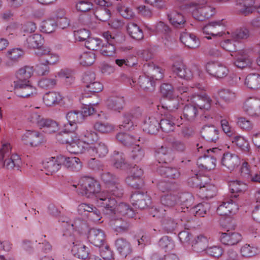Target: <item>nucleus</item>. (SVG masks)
Returning a JSON list of instances; mask_svg holds the SVG:
<instances>
[{
    "mask_svg": "<svg viewBox=\"0 0 260 260\" xmlns=\"http://www.w3.org/2000/svg\"><path fill=\"white\" fill-rule=\"evenodd\" d=\"M62 100L61 94L56 91H48L43 96L44 104L47 107L55 106L58 105Z\"/></svg>",
    "mask_w": 260,
    "mask_h": 260,
    "instance_id": "obj_37",
    "label": "nucleus"
},
{
    "mask_svg": "<svg viewBox=\"0 0 260 260\" xmlns=\"http://www.w3.org/2000/svg\"><path fill=\"white\" fill-rule=\"evenodd\" d=\"M210 179L206 176H202L200 173L194 174L188 179V184L193 187L200 188L204 184L209 182Z\"/></svg>",
    "mask_w": 260,
    "mask_h": 260,
    "instance_id": "obj_52",
    "label": "nucleus"
},
{
    "mask_svg": "<svg viewBox=\"0 0 260 260\" xmlns=\"http://www.w3.org/2000/svg\"><path fill=\"white\" fill-rule=\"evenodd\" d=\"M220 163L222 167L232 172L239 167L241 160L236 154L226 152L223 153Z\"/></svg>",
    "mask_w": 260,
    "mask_h": 260,
    "instance_id": "obj_17",
    "label": "nucleus"
},
{
    "mask_svg": "<svg viewBox=\"0 0 260 260\" xmlns=\"http://www.w3.org/2000/svg\"><path fill=\"white\" fill-rule=\"evenodd\" d=\"M243 111L251 117L260 116V99L255 96L248 97L243 102Z\"/></svg>",
    "mask_w": 260,
    "mask_h": 260,
    "instance_id": "obj_15",
    "label": "nucleus"
},
{
    "mask_svg": "<svg viewBox=\"0 0 260 260\" xmlns=\"http://www.w3.org/2000/svg\"><path fill=\"white\" fill-rule=\"evenodd\" d=\"M12 147L9 143H5L0 150V169L6 168L17 170L20 168L22 161L20 156L16 154H11Z\"/></svg>",
    "mask_w": 260,
    "mask_h": 260,
    "instance_id": "obj_5",
    "label": "nucleus"
},
{
    "mask_svg": "<svg viewBox=\"0 0 260 260\" xmlns=\"http://www.w3.org/2000/svg\"><path fill=\"white\" fill-rule=\"evenodd\" d=\"M210 208L207 203H200L191 208L190 212L191 214L197 217H204Z\"/></svg>",
    "mask_w": 260,
    "mask_h": 260,
    "instance_id": "obj_59",
    "label": "nucleus"
},
{
    "mask_svg": "<svg viewBox=\"0 0 260 260\" xmlns=\"http://www.w3.org/2000/svg\"><path fill=\"white\" fill-rule=\"evenodd\" d=\"M244 84L251 89H260V75L257 74H251L247 75L245 79Z\"/></svg>",
    "mask_w": 260,
    "mask_h": 260,
    "instance_id": "obj_51",
    "label": "nucleus"
},
{
    "mask_svg": "<svg viewBox=\"0 0 260 260\" xmlns=\"http://www.w3.org/2000/svg\"><path fill=\"white\" fill-rule=\"evenodd\" d=\"M21 141L26 145L37 147L44 144L46 140L44 135L39 131L26 130L21 136Z\"/></svg>",
    "mask_w": 260,
    "mask_h": 260,
    "instance_id": "obj_11",
    "label": "nucleus"
},
{
    "mask_svg": "<svg viewBox=\"0 0 260 260\" xmlns=\"http://www.w3.org/2000/svg\"><path fill=\"white\" fill-rule=\"evenodd\" d=\"M57 73L54 76L49 78H43L38 82V86L42 88L51 89L57 84Z\"/></svg>",
    "mask_w": 260,
    "mask_h": 260,
    "instance_id": "obj_62",
    "label": "nucleus"
},
{
    "mask_svg": "<svg viewBox=\"0 0 260 260\" xmlns=\"http://www.w3.org/2000/svg\"><path fill=\"white\" fill-rule=\"evenodd\" d=\"M61 159L62 166L70 171L77 172L82 169L83 163L78 157H69L62 155Z\"/></svg>",
    "mask_w": 260,
    "mask_h": 260,
    "instance_id": "obj_25",
    "label": "nucleus"
},
{
    "mask_svg": "<svg viewBox=\"0 0 260 260\" xmlns=\"http://www.w3.org/2000/svg\"><path fill=\"white\" fill-rule=\"evenodd\" d=\"M78 194L88 198L94 199L98 206L111 211L115 205L116 200L105 191H101L100 183L94 179L85 177L82 178L78 184Z\"/></svg>",
    "mask_w": 260,
    "mask_h": 260,
    "instance_id": "obj_1",
    "label": "nucleus"
},
{
    "mask_svg": "<svg viewBox=\"0 0 260 260\" xmlns=\"http://www.w3.org/2000/svg\"><path fill=\"white\" fill-rule=\"evenodd\" d=\"M138 84L144 90L152 91L154 90L155 86V81L151 76L144 74L140 76Z\"/></svg>",
    "mask_w": 260,
    "mask_h": 260,
    "instance_id": "obj_49",
    "label": "nucleus"
},
{
    "mask_svg": "<svg viewBox=\"0 0 260 260\" xmlns=\"http://www.w3.org/2000/svg\"><path fill=\"white\" fill-rule=\"evenodd\" d=\"M227 35H230V37L234 41H239L241 40L247 39L249 36V30L245 27L236 29L234 32H230L227 31Z\"/></svg>",
    "mask_w": 260,
    "mask_h": 260,
    "instance_id": "obj_60",
    "label": "nucleus"
},
{
    "mask_svg": "<svg viewBox=\"0 0 260 260\" xmlns=\"http://www.w3.org/2000/svg\"><path fill=\"white\" fill-rule=\"evenodd\" d=\"M232 142L236 145L241 151L248 152L250 150L248 142L242 136L235 135L232 137Z\"/></svg>",
    "mask_w": 260,
    "mask_h": 260,
    "instance_id": "obj_55",
    "label": "nucleus"
},
{
    "mask_svg": "<svg viewBox=\"0 0 260 260\" xmlns=\"http://www.w3.org/2000/svg\"><path fill=\"white\" fill-rule=\"evenodd\" d=\"M131 201L133 205L141 209H145L151 204V199L147 194L136 192L132 194Z\"/></svg>",
    "mask_w": 260,
    "mask_h": 260,
    "instance_id": "obj_24",
    "label": "nucleus"
},
{
    "mask_svg": "<svg viewBox=\"0 0 260 260\" xmlns=\"http://www.w3.org/2000/svg\"><path fill=\"white\" fill-rule=\"evenodd\" d=\"M168 18L173 27L177 28H182L185 27L186 22V19L180 12L172 11L168 14Z\"/></svg>",
    "mask_w": 260,
    "mask_h": 260,
    "instance_id": "obj_36",
    "label": "nucleus"
},
{
    "mask_svg": "<svg viewBox=\"0 0 260 260\" xmlns=\"http://www.w3.org/2000/svg\"><path fill=\"white\" fill-rule=\"evenodd\" d=\"M96 59V54L92 51H84L78 57L79 63L83 67H89L92 65Z\"/></svg>",
    "mask_w": 260,
    "mask_h": 260,
    "instance_id": "obj_45",
    "label": "nucleus"
},
{
    "mask_svg": "<svg viewBox=\"0 0 260 260\" xmlns=\"http://www.w3.org/2000/svg\"><path fill=\"white\" fill-rule=\"evenodd\" d=\"M124 103V98L121 96H111L106 102L108 109L118 112L123 109Z\"/></svg>",
    "mask_w": 260,
    "mask_h": 260,
    "instance_id": "obj_38",
    "label": "nucleus"
},
{
    "mask_svg": "<svg viewBox=\"0 0 260 260\" xmlns=\"http://www.w3.org/2000/svg\"><path fill=\"white\" fill-rule=\"evenodd\" d=\"M253 0H236L235 10L238 14L247 16L255 10Z\"/></svg>",
    "mask_w": 260,
    "mask_h": 260,
    "instance_id": "obj_29",
    "label": "nucleus"
},
{
    "mask_svg": "<svg viewBox=\"0 0 260 260\" xmlns=\"http://www.w3.org/2000/svg\"><path fill=\"white\" fill-rule=\"evenodd\" d=\"M154 156L159 164L166 165L168 161L172 159L171 150L167 146L157 147L155 150Z\"/></svg>",
    "mask_w": 260,
    "mask_h": 260,
    "instance_id": "obj_33",
    "label": "nucleus"
},
{
    "mask_svg": "<svg viewBox=\"0 0 260 260\" xmlns=\"http://www.w3.org/2000/svg\"><path fill=\"white\" fill-rule=\"evenodd\" d=\"M34 73L33 67L25 66L19 69L16 73L17 80L14 82H26L30 81L29 79L32 76Z\"/></svg>",
    "mask_w": 260,
    "mask_h": 260,
    "instance_id": "obj_43",
    "label": "nucleus"
},
{
    "mask_svg": "<svg viewBox=\"0 0 260 260\" xmlns=\"http://www.w3.org/2000/svg\"><path fill=\"white\" fill-rule=\"evenodd\" d=\"M130 169L131 175L126 178L125 182L129 186L133 188H138L139 187L141 177L143 174V171L136 166Z\"/></svg>",
    "mask_w": 260,
    "mask_h": 260,
    "instance_id": "obj_30",
    "label": "nucleus"
},
{
    "mask_svg": "<svg viewBox=\"0 0 260 260\" xmlns=\"http://www.w3.org/2000/svg\"><path fill=\"white\" fill-rule=\"evenodd\" d=\"M252 53V51L249 49H243L236 52L234 65L241 69L250 67L253 62Z\"/></svg>",
    "mask_w": 260,
    "mask_h": 260,
    "instance_id": "obj_14",
    "label": "nucleus"
},
{
    "mask_svg": "<svg viewBox=\"0 0 260 260\" xmlns=\"http://www.w3.org/2000/svg\"><path fill=\"white\" fill-rule=\"evenodd\" d=\"M43 41L42 36L38 34L30 35L26 40L27 46L30 48L39 49L43 45Z\"/></svg>",
    "mask_w": 260,
    "mask_h": 260,
    "instance_id": "obj_57",
    "label": "nucleus"
},
{
    "mask_svg": "<svg viewBox=\"0 0 260 260\" xmlns=\"http://www.w3.org/2000/svg\"><path fill=\"white\" fill-rule=\"evenodd\" d=\"M208 238L204 235L197 236L192 241L191 245L194 251L200 252L206 250L208 247Z\"/></svg>",
    "mask_w": 260,
    "mask_h": 260,
    "instance_id": "obj_44",
    "label": "nucleus"
},
{
    "mask_svg": "<svg viewBox=\"0 0 260 260\" xmlns=\"http://www.w3.org/2000/svg\"><path fill=\"white\" fill-rule=\"evenodd\" d=\"M145 155L144 150L139 144H136L129 154L130 158L135 162L141 161Z\"/></svg>",
    "mask_w": 260,
    "mask_h": 260,
    "instance_id": "obj_58",
    "label": "nucleus"
},
{
    "mask_svg": "<svg viewBox=\"0 0 260 260\" xmlns=\"http://www.w3.org/2000/svg\"><path fill=\"white\" fill-rule=\"evenodd\" d=\"M94 129L101 134H109L115 131L114 125L108 122L99 120L93 125Z\"/></svg>",
    "mask_w": 260,
    "mask_h": 260,
    "instance_id": "obj_50",
    "label": "nucleus"
},
{
    "mask_svg": "<svg viewBox=\"0 0 260 260\" xmlns=\"http://www.w3.org/2000/svg\"><path fill=\"white\" fill-rule=\"evenodd\" d=\"M149 212L153 217L160 219L161 228L167 233H172L178 224H182L168 216L167 210L161 207H152Z\"/></svg>",
    "mask_w": 260,
    "mask_h": 260,
    "instance_id": "obj_6",
    "label": "nucleus"
},
{
    "mask_svg": "<svg viewBox=\"0 0 260 260\" xmlns=\"http://www.w3.org/2000/svg\"><path fill=\"white\" fill-rule=\"evenodd\" d=\"M116 138L118 141L126 146L136 144L137 141H140V137L137 136L134 137L125 133H118L116 136Z\"/></svg>",
    "mask_w": 260,
    "mask_h": 260,
    "instance_id": "obj_54",
    "label": "nucleus"
},
{
    "mask_svg": "<svg viewBox=\"0 0 260 260\" xmlns=\"http://www.w3.org/2000/svg\"><path fill=\"white\" fill-rule=\"evenodd\" d=\"M111 165L116 169L126 170L131 169L125 160L124 154L122 152L114 151L111 156Z\"/></svg>",
    "mask_w": 260,
    "mask_h": 260,
    "instance_id": "obj_31",
    "label": "nucleus"
},
{
    "mask_svg": "<svg viewBox=\"0 0 260 260\" xmlns=\"http://www.w3.org/2000/svg\"><path fill=\"white\" fill-rule=\"evenodd\" d=\"M88 239L94 246L100 247L105 242L106 235L100 229L92 228L88 231Z\"/></svg>",
    "mask_w": 260,
    "mask_h": 260,
    "instance_id": "obj_26",
    "label": "nucleus"
},
{
    "mask_svg": "<svg viewBox=\"0 0 260 260\" xmlns=\"http://www.w3.org/2000/svg\"><path fill=\"white\" fill-rule=\"evenodd\" d=\"M15 93L20 98H27L37 94L36 88L32 86L30 81L26 82H14Z\"/></svg>",
    "mask_w": 260,
    "mask_h": 260,
    "instance_id": "obj_16",
    "label": "nucleus"
},
{
    "mask_svg": "<svg viewBox=\"0 0 260 260\" xmlns=\"http://www.w3.org/2000/svg\"><path fill=\"white\" fill-rule=\"evenodd\" d=\"M227 24V21L224 19L212 21L203 27V31L204 34L207 35L206 36L207 39H211V36L222 37L225 35L223 31Z\"/></svg>",
    "mask_w": 260,
    "mask_h": 260,
    "instance_id": "obj_10",
    "label": "nucleus"
},
{
    "mask_svg": "<svg viewBox=\"0 0 260 260\" xmlns=\"http://www.w3.org/2000/svg\"><path fill=\"white\" fill-rule=\"evenodd\" d=\"M127 31L129 35L134 39L140 40L144 37L142 30L136 23H128L127 25Z\"/></svg>",
    "mask_w": 260,
    "mask_h": 260,
    "instance_id": "obj_56",
    "label": "nucleus"
},
{
    "mask_svg": "<svg viewBox=\"0 0 260 260\" xmlns=\"http://www.w3.org/2000/svg\"><path fill=\"white\" fill-rule=\"evenodd\" d=\"M116 249L121 256L126 257L132 252L130 243L124 238L117 239L115 241Z\"/></svg>",
    "mask_w": 260,
    "mask_h": 260,
    "instance_id": "obj_42",
    "label": "nucleus"
},
{
    "mask_svg": "<svg viewBox=\"0 0 260 260\" xmlns=\"http://www.w3.org/2000/svg\"><path fill=\"white\" fill-rule=\"evenodd\" d=\"M68 122L64 125L65 131L74 132L77 128V124L83 121V116L79 111H71L66 115Z\"/></svg>",
    "mask_w": 260,
    "mask_h": 260,
    "instance_id": "obj_20",
    "label": "nucleus"
},
{
    "mask_svg": "<svg viewBox=\"0 0 260 260\" xmlns=\"http://www.w3.org/2000/svg\"><path fill=\"white\" fill-rule=\"evenodd\" d=\"M73 244L71 251L75 256L82 259H85L88 257L89 251L87 247L78 241L73 242Z\"/></svg>",
    "mask_w": 260,
    "mask_h": 260,
    "instance_id": "obj_39",
    "label": "nucleus"
},
{
    "mask_svg": "<svg viewBox=\"0 0 260 260\" xmlns=\"http://www.w3.org/2000/svg\"><path fill=\"white\" fill-rule=\"evenodd\" d=\"M218 94L221 99L226 103L234 101L236 97V93L229 89H221L218 90Z\"/></svg>",
    "mask_w": 260,
    "mask_h": 260,
    "instance_id": "obj_63",
    "label": "nucleus"
},
{
    "mask_svg": "<svg viewBox=\"0 0 260 260\" xmlns=\"http://www.w3.org/2000/svg\"><path fill=\"white\" fill-rule=\"evenodd\" d=\"M197 165L201 169L211 170L215 168L216 159L213 156L205 155L198 159Z\"/></svg>",
    "mask_w": 260,
    "mask_h": 260,
    "instance_id": "obj_46",
    "label": "nucleus"
},
{
    "mask_svg": "<svg viewBox=\"0 0 260 260\" xmlns=\"http://www.w3.org/2000/svg\"><path fill=\"white\" fill-rule=\"evenodd\" d=\"M27 119L29 122L36 124L40 128H43L46 133L51 134L58 129V125L56 121L44 118L41 114L34 110H31L27 114Z\"/></svg>",
    "mask_w": 260,
    "mask_h": 260,
    "instance_id": "obj_7",
    "label": "nucleus"
},
{
    "mask_svg": "<svg viewBox=\"0 0 260 260\" xmlns=\"http://www.w3.org/2000/svg\"><path fill=\"white\" fill-rule=\"evenodd\" d=\"M206 72L215 78H223L229 73V68L223 63L218 61H210L206 64Z\"/></svg>",
    "mask_w": 260,
    "mask_h": 260,
    "instance_id": "obj_12",
    "label": "nucleus"
},
{
    "mask_svg": "<svg viewBox=\"0 0 260 260\" xmlns=\"http://www.w3.org/2000/svg\"><path fill=\"white\" fill-rule=\"evenodd\" d=\"M177 195V208L176 210L177 212H185V209L187 210L193 203L194 198L193 196L189 192L178 193Z\"/></svg>",
    "mask_w": 260,
    "mask_h": 260,
    "instance_id": "obj_23",
    "label": "nucleus"
},
{
    "mask_svg": "<svg viewBox=\"0 0 260 260\" xmlns=\"http://www.w3.org/2000/svg\"><path fill=\"white\" fill-rule=\"evenodd\" d=\"M194 87L188 88L190 93L189 95V101L191 103L194 105L198 109L209 110L211 106L212 101L206 93L202 94H196L193 93L192 91Z\"/></svg>",
    "mask_w": 260,
    "mask_h": 260,
    "instance_id": "obj_13",
    "label": "nucleus"
},
{
    "mask_svg": "<svg viewBox=\"0 0 260 260\" xmlns=\"http://www.w3.org/2000/svg\"><path fill=\"white\" fill-rule=\"evenodd\" d=\"M166 165L158 167L157 171L161 176L173 179H177L179 177L180 173L176 168L168 167Z\"/></svg>",
    "mask_w": 260,
    "mask_h": 260,
    "instance_id": "obj_48",
    "label": "nucleus"
},
{
    "mask_svg": "<svg viewBox=\"0 0 260 260\" xmlns=\"http://www.w3.org/2000/svg\"><path fill=\"white\" fill-rule=\"evenodd\" d=\"M88 147L80 137L75 134L72 136L70 143L66 146L67 149L69 152L75 154L87 152Z\"/></svg>",
    "mask_w": 260,
    "mask_h": 260,
    "instance_id": "obj_18",
    "label": "nucleus"
},
{
    "mask_svg": "<svg viewBox=\"0 0 260 260\" xmlns=\"http://www.w3.org/2000/svg\"><path fill=\"white\" fill-rule=\"evenodd\" d=\"M160 92L162 95L166 97V98L169 100H172V101H170V102H173L175 101L178 100V102L180 100L179 98H178L177 96H179L180 95L178 94V93H176L172 85L167 83H164L160 86ZM170 101L168 102L167 104H161L159 105L160 106L164 105L167 106L168 104L169 103Z\"/></svg>",
    "mask_w": 260,
    "mask_h": 260,
    "instance_id": "obj_41",
    "label": "nucleus"
},
{
    "mask_svg": "<svg viewBox=\"0 0 260 260\" xmlns=\"http://www.w3.org/2000/svg\"><path fill=\"white\" fill-rule=\"evenodd\" d=\"M117 203V201H116ZM113 207L111 211L104 208V212L111 215L110 225L117 233H123L126 232L129 227L128 223L122 219V216H127L133 217L135 215L134 211L126 203H120Z\"/></svg>",
    "mask_w": 260,
    "mask_h": 260,
    "instance_id": "obj_3",
    "label": "nucleus"
},
{
    "mask_svg": "<svg viewBox=\"0 0 260 260\" xmlns=\"http://www.w3.org/2000/svg\"><path fill=\"white\" fill-rule=\"evenodd\" d=\"M101 180L106 185L105 191L111 197L120 198L123 194L122 189L119 187L117 178L109 172L104 173L101 175Z\"/></svg>",
    "mask_w": 260,
    "mask_h": 260,
    "instance_id": "obj_9",
    "label": "nucleus"
},
{
    "mask_svg": "<svg viewBox=\"0 0 260 260\" xmlns=\"http://www.w3.org/2000/svg\"><path fill=\"white\" fill-rule=\"evenodd\" d=\"M177 195L172 193V192L169 194L162 195L160 197L161 204L170 209L177 208Z\"/></svg>",
    "mask_w": 260,
    "mask_h": 260,
    "instance_id": "obj_53",
    "label": "nucleus"
},
{
    "mask_svg": "<svg viewBox=\"0 0 260 260\" xmlns=\"http://www.w3.org/2000/svg\"><path fill=\"white\" fill-rule=\"evenodd\" d=\"M79 136L87 147L95 145L99 140V135L92 129H84Z\"/></svg>",
    "mask_w": 260,
    "mask_h": 260,
    "instance_id": "obj_40",
    "label": "nucleus"
},
{
    "mask_svg": "<svg viewBox=\"0 0 260 260\" xmlns=\"http://www.w3.org/2000/svg\"><path fill=\"white\" fill-rule=\"evenodd\" d=\"M176 91L180 93V96H177L180 101L170 102L167 106L164 105L157 106L158 110L162 112L161 109L167 110L168 112H172L181 108V106L184 105L182 116L179 118L181 122L182 120L191 122L194 121L198 115V108L189 101V94H190L188 87L184 86H179L177 87ZM162 115L163 113H161Z\"/></svg>",
    "mask_w": 260,
    "mask_h": 260,
    "instance_id": "obj_2",
    "label": "nucleus"
},
{
    "mask_svg": "<svg viewBox=\"0 0 260 260\" xmlns=\"http://www.w3.org/2000/svg\"><path fill=\"white\" fill-rule=\"evenodd\" d=\"M181 42L189 49H196L200 46L199 39L194 34L184 32L180 35Z\"/></svg>",
    "mask_w": 260,
    "mask_h": 260,
    "instance_id": "obj_32",
    "label": "nucleus"
},
{
    "mask_svg": "<svg viewBox=\"0 0 260 260\" xmlns=\"http://www.w3.org/2000/svg\"><path fill=\"white\" fill-rule=\"evenodd\" d=\"M219 131L213 125L205 126L201 131V135L206 141L216 142L219 139Z\"/></svg>",
    "mask_w": 260,
    "mask_h": 260,
    "instance_id": "obj_34",
    "label": "nucleus"
},
{
    "mask_svg": "<svg viewBox=\"0 0 260 260\" xmlns=\"http://www.w3.org/2000/svg\"><path fill=\"white\" fill-rule=\"evenodd\" d=\"M158 115H154L146 117L142 124L143 130L150 134H156L159 129V118Z\"/></svg>",
    "mask_w": 260,
    "mask_h": 260,
    "instance_id": "obj_27",
    "label": "nucleus"
},
{
    "mask_svg": "<svg viewBox=\"0 0 260 260\" xmlns=\"http://www.w3.org/2000/svg\"><path fill=\"white\" fill-rule=\"evenodd\" d=\"M36 54L40 56L39 59L41 61L47 64L48 66L56 64L59 60V55L51 52L48 48H41Z\"/></svg>",
    "mask_w": 260,
    "mask_h": 260,
    "instance_id": "obj_22",
    "label": "nucleus"
},
{
    "mask_svg": "<svg viewBox=\"0 0 260 260\" xmlns=\"http://www.w3.org/2000/svg\"><path fill=\"white\" fill-rule=\"evenodd\" d=\"M229 188L232 193L242 192L247 189L246 183L239 180H233L229 182Z\"/></svg>",
    "mask_w": 260,
    "mask_h": 260,
    "instance_id": "obj_64",
    "label": "nucleus"
},
{
    "mask_svg": "<svg viewBox=\"0 0 260 260\" xmlns=\"http://www.w3.org/2000/svg\"><path fill=\"white\" fill-rule=\"evenodd\" d=\"M172 70L177 76L186 80H191L196 74L199 73V69L197 65L187 68L181 59H177L173 62Z\"/></svg>",
    "mask_w": 260,
    "mask_h": 260,
    "instance_id": "obj_8",
    "label": "nucleus"
},
{
    "mask_svg": "<svg viewBox=\"0 0 260 260\" xmlns=\"http://www.w3.org/2000/svg\"><path fill=\"white\" fill-rule=\"evenodd\" d=\"M182 10L190 12L193 18L204 21L212 17L215 13L214 7L206 4L190 3L179 6Z\"/></svg>",
    "mask_w": 260,
    "mask_h": 260,
    "instance_id": "obj_4",
    "label": "nucleus"
},
{
    "mask_svg": "<svg viewBox=\"0 0 260 260\" xmlns=\"http://www.w3.org/2000/svg\"><path fill=\"white\" fill-rule=\"evenodd\" d=\"M164 114L165 115V118L159 119V128H161L162 131L166 133L173 131L175 125L179 126L182 124L179 118H176L169 113L166 114L164 112Z\"/></svg>",
    "mask_w": 260,
    "mask_h": 260,
    "instance_id": "obj_21",
    "label": "nucleus"
},
{
    "mask_svg": "<svg viewBox=\"0 0 260 260\" xmlns=\"http://www.w3.org/2000/svg\"><path fill=\"white\" fill-rule=\"evenodd\" d=\"M58 78L64 80V82L67 85H71L74 82V77H73V72L67 69L60 70L57 72Z\"/></svg>",
    "mask_w": 260,
    "mask_h": 260,
    "instance_id": "obj_61",
    "label": "nucleus"
},
{
    "mask_svg": "<svg viewBox=\"0 0 260 260\" xmlns=\"http://www.w3.org/2000/svg\"><path fill=\"white\" fill-rule=\"evenodd\" d=\"M220 242L224 245L233 246L236 245L242 240V236L238 233L231 232L227 230L226 232L219 233Z\"/></svg>",
    "mask_w": 260,
    "mask_h": 260,
    "instance_id": "obj_28",
    "label": "nucleus"
},
{
    "mask_svg": "<svg viewBox=\"0 0 260 260\" xmlns=\"http://www.w3.org/2000/svg\"><path fill=\"white\" fill-rule=\"evenodd\" d=\"M62 155L56 157H51L45 159L43 162V167L48 175H52L57 172L62 166L61 161Z\"/></svg>",
    "mask_w": 260,
    "mask_h": 260,
    "instance_id": "obj_19",
    "label": "nucleus"
},
{
    "mask_svg": "<svg viewBox=\"0 0 260 260\" xmlns=\"http://www.w3.org/2000/svg\"><path fill=\"white\" fill-rule=\"evenodd\" d=\"M108 153L107 146L102 142H100L92 146L87 148V154L91 156L105 157Z\"/></svg>",
    "mask_w": 260,
    "mask_h": 260,
    "instance_id": "obj_35",
    "label": "nucleus"
},
{
    "mask_svg": "<svg viewBox=\"0 0 260 260\" xmlns=\"http://www.w3.org/2000/svg\"><path fill=\"white\" fill-rule=\"evenodd\" d=\"M208 182L204 184L200 188L199 196L202 199H211L216 195V187L213 184L208 183Z\"/></svg>",
    "mask_w": 260,
    "mask_h": 260,
    "instance_id": "obj_47",
    "label": "nucleus"
}]
</instances>
